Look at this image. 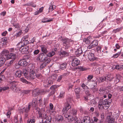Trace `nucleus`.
Listing matches in <instances>:
<instances>
[{
  "mask_svg": "<svg viewBox=\"0 0 123 123\" xmlns=\"http://www.w3.org/2000/svg\"><path fill=\"white\" fill-rule=\"evenodd\" d=\"M17 46L19 48V50L22 54L27 53L28 48L27 46H24L22 45V43H19L18 44Z\"/></svg>",
  "mask_w": 123,
  "mask_h": 123,
  "instance_id": "3",
  "label": "nucleus"
},
{
  "mask_svg": "<svg viewBox=\"0 0 123 123\" xmlns=\"http://www.w3.org/2000/svg\"><path fill=\"white\" fill-rule=\"evenodd\" d=\"M57 120L59 121H61L63 119V118L61 115L58 116L57 118Z\"/></svg>",
  "mask_w": 123,
  "mask_h": 123,
  "instance_id": "51",
  "label": "nucleus"
},
{
  "mask_svg": "<svg viewBox=\"0 0 123 123\" xmlns=\"http://www.w3.org/2000/svg\"><path fill=\"white\" fill-rule=\"evenodd\" d=\"M81 86L85 91L89 89L88 87L84 83H83L81 85Z\"/></svg>",
  "mask_w": 123,
  "mask_h": 123,
  "instance_id": "47",
  "label": "nucleus"
},
{
  "mask_svg": "<svg viewBox=\"0 0 123 123\" xmlns=\"http://www.w3.org/2000/svg\"><path fill=\"white\" fill-rule=\"evenodd\" d=\"M82 52L81 49L79 48L77 49L75 52V54L76 55H80Z\"/></svg>",
  "mask_w": 123,
  "mask_h": 123,
  "instance_id": "43",
  "label": "nucleus"
},
{
  "mask_svg": "<svg viewBox=\"0 0 123 123\" xmlns=\"http://www.w3.org/2000/svg\"><path fill=\"white\" fill-rule=\"evenodd\" d=\"M96 87L92 86L90 88V89L92 90L93 92H94L97 91V90L96 88Z\"/></svg>",
  "mask_w": 123,
  "mask_h": 123,
  "instance_id": "56",
  "label": "nucleus"
},
{
  "mask_svg": "<svg viewBox=\"0 0 123 123\" xmlns=\"http://www.w3.org/2000/svg\"><path fill=\"white\" fill-rule=\"evenodd\" d=\"M51 61V60L50 58H48L47 57V56L45 58V60H44V63H45L46 65H47Z\"/></svg>",
  "mask_w": 123,
  "mask_h": 123,
  "instance_id": "44",
  "label": "nucleus"
},
{
  "mask_svg": "<svg viewBox=\"0 0 123 123\" xmlns=\"http://www.w3.org/2000/svg\"><path fill=\"white\" fill-rule=\"evenodd\" d=\"M35 120L33 117L32 119L30 120V121L28 120L27 123H35Z\"/></svg>",
  "mask_w": 123,
  "mask_h": 123,
  "instance_id": "60",
  "label": "nucleus"
},
{
  "mask_svg": "<svg viewBox=\"0 0 123 123\" xmlns=\"http://www.w3.org/2000/svg\"><path fill=\"white\" fill-rule=\"evenodd\" d=\"M6 57L7 59H11L12 60L14 61L16 58V56L14 53H10V54L8 55Z\"/></svg>",
  "mask_w": 123,
  "mask_h": 123,
  "instance_id": "13",
  "label": "nucleus"
},
{
  "mask_svg": "<svg viewBox=\"0 0 123 123\" xmlns=\"http://www.w3.org/2000/svg\"><path fill=\"white\" fill-rule=\"evenodd\" d=\"M27 37H23L22 40L21 42L22 45L24 46L26 45L29 43V42L27 40Z\"/></svg>",
  "mask_w": 123,
  "mask_h": 123,
  "instance_id": "16",
  "label": "nucleus"
},
{
  "mask_svg": "<svg viewBox=\"0 0 123 123\" xmlns=\"http://www.w3.org/2000/svg\"><path fill=\"white\" fill-rule=\"evenodd\" d=\"M14 61V60H11L9 62L7 63V67H9L11 66L12 64Z\"/></svg>",
  "mask_w": 123,
  "mask_h": 123,
  "instance_id": "57",
  "label": "nucleus"
},
{
  "mask_svg": "<svg viewBox=\"0 0 123 123\" xmlns=\"http://www.w3.org/2000/svg\"><path fill=\"white\" fill-rule=\"evenodd\" d=\"M30 58L29 56L28 55H25L24 57V58L23 59L25 60V61H27Z\"/></svg>",
  "mask_w": 123,
  "mask_h": 123,
  "instance_id": "53",
  "label": "nucleus"
},
{
  "mask_svg": "<svg viewBox=\"0 0 123 123\" xmlns=\"http://www.w3.org/2000/svg\"><path fill=\"white\" fill-rule=\"evenodd\" d=\"M22 74V72L20 70L17 71L15 74V76L16 77L20 78Z\"/></svg>",
  "mask_w": 123,
  "mask_h": 123,
  "instance_id": "28",
  "label": "nucleus"
},
{
  "mask_svg": "<svg viewBox=\"0 0 123 123\" xmlns=\"http://www.w3.org/2000/svg\"><path fill=\"white\" fill-rule=\"evenodd\" d=\"M72 105V100L71 98H69L66 99L65 107L66 109L69 110L71 108V106Z\"/></svg>",
  "mask_w": 123,
  "mask_h": 123,
  "instance_id": "6",
  "label": "nucleus"
},
{
  "mask_svg": "<svg viewBox=\"0 0 123 123\" xmlns=\"http://www.w3.org/2000/svg\"><path fill=\"white\" fill-rule=\"evenodd\" d=\"M88 57L89 60L92 61H94L97 58L95 57L94 54L91 52H90L88 54Z\"/></svg>",
  "mask_w": 123,
  "mask_h": 123,
  "instance_id": "11",
  "label": "nucleus"
},
{
  "mask_svg": "<svg viewBox=\"0 0 123 123\" xmlns=\"http://www.w3.org/2000/svg\"><path fill=\"white\" fill-rule=\"evenodd\" d=\"M36 77L37 78L40 79L42 78V76L41 74H36Z\"/></svg>",
  "mask_w": 123,
  "mask_h": 123,
  "instance_id": "63",
  "label": "nucleus"
},
{
  "mask_svg": "<svg viewBox=\"0 0 123 123\" xmlns=\"http://www.w3.org/2000/svg\"><path fill=\"white\" fill-rule=\"evenodd\" d=\"M56 8V6L54 5H51L50 6L48 12H51Z\"/></svg>",
  "mask_w": 123,
  "mask_h": 123,
  "instance_id": "37",
  "label": "nucleus"
},
{
  "mask_svg": "<svg viewBox=\"0 0 123 123\" xmlns=\"http://www.w3.org/2000/svg\"><path fill=\"white\" fill-rule=\"evenodd\" d=\"M57 75L56 74L52 75L50 77L48 78L47 79L44 80L43 85L45 87H49L53 84L54 81L56 79Z\"/></svg>",
  "mask_w": 123,
  "mask_h": 123,
  "instance_id": "1",
  "label": "nucleus"
},
{
  "mask_svg": "<svg viewBox=\"0 0 123 123\" xmlns=\"http://www.w3.org/2000/svg\"><path fill=\"white\" fill-rule=\"evenodd\" d=\"M42 51L44 54L46 55L48 52V51L47 50V47L45 45H42L40 47Z\"/></svg>",
  "mask_w": 123,
  "mask_h": 123,
  "instance_id": "23",
  "label": "nucleus"
},
{
  "mask_svg": "<svg viewBox=\"0 0 123 123\" xmlns=\"http://www.w3.org/2000/svg\"><path fill=\"white\" fill-rule=\"evenodd\" d=\"M20 79V81L23 83L29 85H31L32 84L30 82L27 81L24 78H21Z\"/></svg>",
  "mask_w": 123,
  "mask_h": 123,
  "instance_id": "31",
  "label": "nucleus"
},
{
  "mask_svg": "<svg viewBox=\"0 0 123 123\" xmlns=\"http://www.w3.org/2000/svg\"><path fill=\"white\" fill-rule=\"evenodd\" d=\"M59 86H60L57 85H53L50 88L51 91V94H54L56 89Z\"/></svg>",
  "mask_w": 123,
  "mask_h": 123,
  "instance_id": "14",
  "label": "nucleus"
},
{
  "mask_svg": "<svg viewBox=\"0 0 123 123\" xmlns=\"http://www.w3.org/2000/svg\"><path fill=\"white\" fill-rule=\"evenodd\" d=\"M68 110L66 108L64 107L62 111V114L65 117H68L69 116L67 114V111Z\"/></svg>",
  "mask_w": 123,
  "mask_h": 123,
  "instance_id": "17",
  "label": "nucleus"
},
{
  "mask_svg": "<svg viewBox=\"0 0 123 123\" xmlns=\"http://www.w3.org/2000/svg\"><path fill=\"white\" fill-rule=\"evenodd\" d=\"M68 115H69L68 116V117H65L68 119V122H72L74 120V121L75 118H74L73 117L71 116V114H68Z\"/></svg>",
  "mask_w": 123,
  "mask_h": 123,
  "instance_id": "34",
  "label": "nucleus"
},
{
  "mask_svg": "<svg viewBox=\"0 0 123 123\" xmlns=\"http://www.w3.org/2000/svg\"><path fill=\"white\" fill-rule=\"evenodd\" d=\"M90 117L88 116L84 117L83 120L81 121L82 123H90Z\"/></svg>",
  "mask_w": 123,
  "mask_h": 123,
  "instance_id": "19",
  "label": "nucleus"
},
{
  "mask_svg": "<svg viewBox=\"0 0 123 123\" xmlns=\"http://www.w3.org/2000/svg\"><path fill=\"white\" fill-rule=\"evenodd\" d=\"M37 101L36 100V98H33L32 102L29 103L28 106L27 107H24L22 110V112H29L30 110L31 106H34L35 109L36 107L38 108L37 107Z\"/></svg>",
  "mask_w": 123,
  "mask_h": 123,
  "instance_id": "2",
  "label": "nucleus"
},
{
  "mask_svg": "<svg viewBox=\"0 0 123 123\" xmlns=\"http://www.w3.org/2000/svg\"><path fill=\"white\" fill-rule=\"evenodd\" d=\"M6 57L5 55H1L0 58V64L1 66L5 63L6 61Z\"/></svg>",
  "mask_w": 123,
  "mask_h": 123,
  "instance_id": "21",
  "label": "nucleus"
},
{
  "mask_svg": "<svg viewBox=\"0 0 123 123\" xmlns=\"http://www.w3.org/2000/svg\"><path fill=\"white\" fill-rule=\"evenodd\" d=\"M30 75L29 76L31 79H34L36 78V73L34 71H32L29 73Z\"/></svg>",
  "mask_w": 123,
  "mask_h": 123,
  "instance_id": "29",
  "label": "nucleus"
},
{
  "mask_svg": "<svg viewBox=\"0 0 123 123\" xmlns=\"http://www.w3.org/2000/svg\"><path fill=\"white\" fill-rule=\"evenodd\" d=\"M101 102L104 106L105 109H107L110 106V103L109 102L108 100V99L102 100Z\"/></svg>",
  "mask_w": 123,
  "mask_h": 123,
  "instance_id": "10",
  "label": "nucleus"
},
{
  "mask_svg": "<svg viewBox=\"0 0 123 123\" xmlns=\"http://www.w3.org/2000/svg\"><path fill=\"white\" fill-rule=\"evenodd\" d=\"M67 67V64L66 62H64L60 65L59 68L60 69L63 70L66 69Z\"/></svg>",
  "mask_w": 123,
  "mask_h": 123,
  "instance_id": "30",
  "label": "nucleus"
},
{
  "mask_svg": "<svg viewBox=\"0 0 123 123\" xmlns=\"http://www.w3.org/2000/svg\"><path fill=\"white\" fill-rule=\"evenodd\" d=\"M28 63L27 61H25V60L22 59L20 60L18 62V64L21 66L25 67L28 64Z\"/></svg>",
  "mask_w": 123,
  "mask_h": 123,
  "instance_id": "18",
  "label": "nucleus"
},
{
  "mask_svg": "<svg viewBox=\"0 0 123 123\" xmlns=\"http://www.w3.org/2000/svg\"><path fill=\"white\" fill-rule=\"evenodd\" d=\"M104 107L103 105V104L101 102H99L98 105V107L99 109H102L103 108H104Z\"/></svg>",
  "mask_w": 123,
  "mask_h": 123,
  "instance_id": "48",
  "label": "nucleus"
},
{
  "mask_svg": "<svg viewBox=\"0 0 123 123\" xmlns=\"http://www.w3.org/2000/svg\"><path fill=\"white\" fill-rule=\"evenodd\" d=\"M65 91L64 90L61 91L59 96V97L60 98H62L64 97L65 95Z\"/></svg>",
  "mask_w": 123,
  "mask_h": 123,
  "instance_id": "35",
  "label": "nucleus"
},
{
  "mask_svg": "<svg viewBox=\"0 0 123 123\" xmlns=\"http://www.w3.org/2000/svg\"><path fill=\"white\" fill-rule=\"evenodd\" d=\"M10 86V88L14 92H18L20 91V89L19 88H17L16 87V82L15 81L11 82Z\"/></svg>",
  "mask_w": 123,
  "mask_h": 123,
  "instance_id": "7",
  "label": "nucleus"
},
{
  "mask_svg": "<svg viewBox=\"0 0 123 123\" xmlns=\"http://www.w3.org/2000/svg\"><path fill=\"white\" fill-rule=\"evenodd\" d=\"M46 55H45L44 53H42L39 54L37 57V60L40 62H43L45 60V58L46 56Z\"/></svg>",
  "mask_w": 123,
  "mask_h": 123,
  "instance_id": "8",
  "label": "nucleus"
},
{
  "mask_svg": "<svg viewBox=\"0 0 123 123\" xmlns=\"http://www.w3.org/2000/svg\"><path fill=\"white\" fill-rule=\"evenodd\" d=\"M40 93L39 90L38 89H35L32 92V95L34 97L37 96Z\"/></svg>",
  "mask_w": 123,
  "mask_h": 123,
  "instance_id": "22",
  "label": "nucleus"
},
{
  "mask_svg": "<svg viewBox=\"0 0 123 123\" xmlns=\"http://www.w3.org/2000/svg\"><path fill=\"white\" fill-rule=\"evenodd\" d=\"M9 87L8 86H5L2 87V88L0 87V92L2 91V90H6L8 89H9Z\"/></svg>",
  "mask_w": 123,
  "mask_h": 123,
  "instance_id": "58",
  "label": "nucleus"
},
{
  "mask_svg": "<svg viewBox=\"0 0 123 123\" xmlns=\"http://www.w3.org/2000/svg\"><path fill=\"white\" fill-rule=\"evenodd\" d=\"M92 39L91 37V36H89L87 38H84L83 39V42H85L86 44H89L90 42Z\"/></svg>",
  "mask_w": 123,
  "mask_h": 123,
  "instance_id": "24",
  "label": "nucleus"
},
{
  "mask_svg": "<svg viewBox=\"0 0 123 123\" xmlns=\"http://www.w3.org/2000/svg\"><path fill=\"white\" fill-rule=\"evenodd\" d=\"M8 38L6 37H4L2 38V44H6V43L7 42Z\"/></svg>",
  "mask_w": 123,
  "mask_h": 123,
  "instance_id": "39",
  "label": "nucleus"
},
{
  "mask_svg": "<svg viewBox=\"0 0 123 123\" xmlns=\"http://www.w3.org/2000/svg\"><path fill=\"white\" fill-rule=\"evenodd\" d=\"M79 60L77 58H75L72 60L71 65L74 67L78 66L79 64Z\"/></svg>",
  "mask_w": 123,
  "mask_h": 123,
  "instance_id": "12",
  "label": "nucleus"
},
{
  "mask_svg": "<svg viewBox=\"0 0 123 123\" xmlns=\"http://www.w3.org/2000/svg\"><path fill=\"white\" fill-rule=\"evenodd\" d=\"M109 79V75H107L106 76H103L100 77L99 79L101 82H103L104 81L106 82L108 81Z\"/></svg>",
  "mask_w": 123,
  "mask_h": 123,
  "instance_id": "15",
  "label": "nucleus"
},
{
  "mask_svg": "<svg viewBox=\"0 0 123 123\" xmlns=\"http://www.w3.org/2000/svg\"><path fill=\"white\" fill-rule=\"evenodd\" d=\"M63 45L65 47L66 49H68L71 46V43H72L71 40L68 39H64L62 41Z\"/></svg>",
  "mask_w": 123,
  "mask_h": 123,
  "instance_id": "4",
  "label": "nucleus"
},
{
  "mask_svg": "<svg viewBox=\"0 0 123 123\" xmlns=\"http://www.w3.org/2000/svg\"><path fill=\"white\" fill-rule=\"evenodd\" d=\"M93 118V121L92 123H99L101 122L100 120L98 119L96 117H94Z\"/></svg>",
  "mask_w": 123,
  "mask_h": 123,
  "instance_id": "38",
  "label": "nucleus"
},
{
  "mask_svg": "<svg viewBox=\"0 0 123 123\" xmlns=\"http://www.w3.org/2000/svg\"><path fill=\"white\" fill-rule=\"evenodd\" d=\"M22 34V31H19L15 35V36H16V37H19Z\"/></svg>",
  "mask_w": 123,
  "mask_h": 123,
  "instance_id": "50",
  "label": "nucleus"
},
{
  "mask_svg": "<svg viewBox=\"0 0 123 123\" xmlns=\"http://www.w3.org/2000/svg\"><path fill=\"white\" fill-rule=\"evenodd\" d=\"M46 65V63H44V62L43 63L40 65V69L42 70L43 68H44Z\"/></svg>",
  "mask_w": 123,
  "mask_h": 123,
  "instance_id": "54",
  "label": "nucleus"
},
{
  "mask_svg": "<svg viewBox=\"0 0 123 123\" xmlns=\"http://www.w3.org/2000/svg\"><path fill=\"white\" fill-rule=\"evenodd\" d=\"M55 54V53L52 51L47 54L46 56L49 57H51L54 55Z\"/></svg>",
  "mask_w": 123,
  "mask_h": 123,
  "instance_id": "41",
  "label": "nucleus"
},
{
  "mask_svg": "<svg viewBox=\"0 0 123 123\" xmlns=\"http://www.w3.org/2000/svg\"><path fill=\"white\" fill-rule=\"evenodd\" d=\"M122 68V67L121 65L118 64L117 65L115 66V69H120L121 70Z\"/></svg>",
  "mask_w": 123,
  "mask_h": 123,
  "instance_id": "59",
  "label": "nucleus"
},
{
  "mask_svg": "<svg viewBox=\"0 0 123 123\" xmlns=\"http://www.w3.org/2000/svg\"><path fill=\"white\" fill-rule=\"evenodd\" d=\"M9 53V51L8 50L5 49L2 51L1 55H5L6 56H7L8 55Z\"/></svg>",
  "mask_w": 123,
  "mask_h": 123,
  "instance_id": "36",
  "label": "nucleus"
},
{
  "mask_svg": "<svg viewBox=\"0 0 123 123\" xmlns=\"http://www.w3.org/2000/svg\"><path fill=\"white\" fill-rule=\"evenodd\" d=\"M109 91L107 90H103L102 89L100 88L99 91V93L100 94H105L106 93H108Z\"/></svg>",
  "mask_w": 123,
  "mask_h": 123,
  "instance_id": "33",
  "label": "nucleus"
},
{
  "mask_svg": "<svg viewBox=\"0 0 123 123\" xmlns=\"http://www.w3.org/2000/svg\"><path fill=\"white\" fill-rule=\"evenodd\" d=\"M106 120L110 123H114V119L111 115L107 116L106 118Z\"/></svg>",
  "mask_w": 123,
  "mask_h": 123,
  "instance_id": "20",
  "label": "nucleus"
},
{
  "mask_svg": "<svg viewBox=\"0 0 123 123\" xmlns=\"http://www.w3.org/2000/svg\"><path fill=\"white\" fill-rule=\"evenodd\" d=\"M120 78V75L116 74V78L114 81V82H115L116 83H118L119 81V79Z\"/></svg>",
  "mask_w": 123,
  "mask_h": 123,
  "instance_id": "42",
  "label": "nucleus"
},
{
  "mask_svg": "<svg viewBox=\"0 0 123 123\" xmlns=\"http://www.w3.org/2000/svg\"><path fill=\"white\" fill-rule=\"evenodd\" d=\"M60 56L62 57H65L69 55V54L67 52L65 51L61 52L60 54Z\"/></svg>",
  "mask_w": 123,
  "mask_h": 123,
  "instance_id": "25",
  "label": "nucleus"
},
{
  "mask_svg": "<svg viewBox=\"0 0 123 123\" xmlns=\"http://www.w3.org/2000/svg\"><path fill=\"white\" fill-rule=\"evenodd\" d=\"M22 74H24V75L25 76V77L27 79H29V77L27 76L28 74L29 73V71L26 69V68H24L23 70V71L22 72Z\"/></svg>",
  "mask_w": 123,
  "mask_h": 123,
  "instance_id": "26",
  "label": "nucleus"
},
{
  "mask_svg": "<svg viewBox=\"0 0 123 123\" xmlns=\"http://www.w3.org/2000/svg\"><path fill=\"white\" fill-rule=\"evenodd\" d=\"M35 110L38 112L39 117V118H42L43 117V118L45 116V115H47L45 113V111L44 110H43L42 108L40 109L39 108L36 107Z\"/></svg>",
  "mask_w": 123,
  "mask_h": 123,
  "instance_id": "5",
  "label": "nucleus"
},
{
  "mask_svg": "<svg viewBox=\"0 0 123 123\" xmlns=\"http://www.w3.org/2000/svg\"><path fill=\"white\" fill-rule=\"evenodd\" d=\"M51 19H47V18H45L42 20V22L43 23L49 22L52 21Z\"/></svg>",
  "mask_w": 123,
  "mask_h": 123,
  "instance_id": "40",
  "label": "nucleus"
},
{
  "mask_svg": "<svg viewBox=\"0 0 123 123\" xmlns=\"http://www.w3.org/2000/svg\"><path fill=\"white\" fill-rule=\"evenodd\" d=\"M94 47L97 46L98 44V41L96 40H94L91 43Z\"/></svg>",
  "mask_w": 123,
  "mask_h": 123,
  "instance_id": "46",
  "label": "nucleus"
},
{
  "mask_svg": "<svg viewBox=\"0 0 123 123\" xmlns=\"http://www.w3.org/2000/svg\"><path fill=\"white\" fill-rule=\"evenodd\" d=\"M77 68L79 69L81 71H86L87 70V69L85 67L81 66L78 67Z\"/></svg>",
  "mask_w": 123,
  "mask_h": 123,
  "instance_id": "45",
  "label": "nucleus"
},
{
  "mask_svg": "<svg viewBox=\"0 0 123 123\" xmlns=\"http://www.w3.org/2000/svg\"><path fill=\"white\" fill-rule=\"evenodd\" d=\"M62 76L61 75L58 76L57 80V81L60 82L62 80Z\"/></svg>",
  "mask_w": 123,
  "mask_h": 123,
  "instance_id": "64",
  "label": "nucleus"
},
{
  "mask_svg": "<svg viewBox=\"0 0 123 123\" xmlns=\"http://www.w3.org/2000/svg\"><path fill=\"white\" fill-rule=\"evenodd\" d=\"M74 123H81V122H80V121H79V120H78L77 117H75Z\"/></svg>",
  "mask_w": 123,
  "mask_h": 123,
  "instance_id": "61",
  "label": "nucleus"
},
{
  "mask_svg": "<svg viewBox=\"0 0 123 123\" xmlns=\"http://www.w3.org/2000/svg\"><path fill=\"white\" fill-rule=\"evenodd\" d=\"M5 79V76L2 74H0V83L4 80Z\"/></svg>",
  "mask_w": 123,
  "mask_h": 123,
  "instance_id": "49",
  "label": "nucleus"
},
{
  "mask_svg": "<svg viewBox=\"0 0 123 123\" xmlns=\"http://www.w3.org/2000/svg\"><path fill=\"white\" fill-rule=\"evenodd\" d=\"M123 28V27H122L120 28H118L114 30L113 31L116 33L117 32H119L121 31Z\"/></svg>",
  "mask_w": 123,
  "mask_h": 123,
  "instance_id": "52",
  "label": "nucleus"
},
{
  "mask_svg": "<svg viewBox=\"0 0 123 123\" xmlns=\"http://www.w3.org/2000/svg\"><path fill=\"white\" fill-rule=\"evenodd\" d=\"M27 6H31L34 7H35L36 6V5L32 2L28 4H27Z\"/></svg>",
  "mask_w": 123,
  "mask_h": 123,
  "instance_id": "55",
  "label": "nucleus"
},
{
  "mask_svg": "<svg viewBox=\"0 0 123 123\" xmlns=\"http://www.w3.org/2000/svg\"><path fill=\"white\" fill-rule=\"evenodd\" d=\"M26 68L29 71V73L31 72L32 71H34L33 70V67L32 64H30Z\"/></svg>",
  "mask_w": 123,
  "mask_h": 123,
  "instance_id": "27",
  "label": "nucleus"
},
{
  "mask_svg": "<svg viewBox=\"0 0 123 123\" xmlns=\"http://www.w3.org/2000/svg\"><path fill=\"white\" fill-rule=\"evenodd\" d=\"M77 114V111L76 110L74 109H73L70 110L69 112V114L73 115L74 116L76 115Z\"/></svg>",
  "mask_w": 123,
  "mask_h": 123,
  "instance_id": "32",
  "label": "nucleus"
},
{
  "mask_svg": "<svg viewBox=\"0 0 123 123\" xmlns=\"http://www.w3.org/2000/svg\"><path fill=\"white\" fill-rule=\"evenodd\" d=\"M109 79L108 80L107 82L108 83L109 82H111L113 81V80L114 79V77H111L109 75Z\"/></svg>",
  "mask_w": 123,
  "mask_h": 123,
  "instance_id": "62",
  "label": "nucleus"
},
{
  "mask_svg": "<svg viewBox=\"0 0 123 123\" xmlns=\"http://www.w3.org/2000/svg\"><path fill=\"white\" fill-rule=\"evenodd\" d=\"M45 116L44 117L43 119L42 120V122L40 123H51L52 118L51 117L48 116L47 115H45Z\"/></svg>",
  "mask_w": 123,
  "mask_h": 123,
  "instance_id": "9",
  "label": "nucleus"
}]
</instances>
